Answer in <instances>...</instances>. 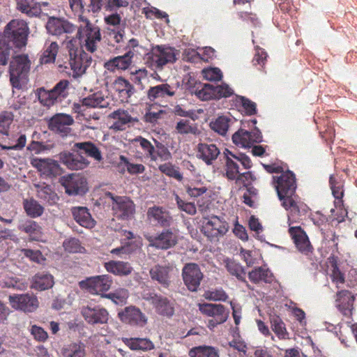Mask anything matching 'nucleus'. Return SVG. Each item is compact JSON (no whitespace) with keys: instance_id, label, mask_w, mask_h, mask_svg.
Returning a JSON list of instances; mask_svg holds the SVG:
<instances>
[{"instance_id":"f257e3e1","label":"nucleus","mask_w":357,"mask_h":357,"mask_svg":"<svg viewBox=\"0 0 357 357\" xmlns=\"http://www.w3.org/2000/svg\"><path fill=\"white\" fill-rule=\"evenodd\" d=\"M275 187L282 206L289 211V217L296 219L305 215L308 206L298 200L296 194L297 188L296 176L293 172L287 170L280 176H273Z\"/></svg>"},{"instance_id":"f03ea898","label":"nucleus","mask_w":357,"mask_h":357,"mask_svg":"<svg viewBox=\"0 0 357 357\" xmlns=\"http://www.w3.org/2000/svg\"><path fill=\"white\" fill-rule=\"evenodd\" d=\"M29 31L26 22L22 20L15 19L6 24L3 33L0 32V65L8 63L13 47L26 46Z\"/></svg>"},{"instance_id":"7ed1b4c3","label":"nucleus","mask_w":357,"mask_h":357,"mask_svg":"<svg viewBox=\"0 0 357 357\" xmlns=\"http://www.w3.org/2000/svg\"><path fill=\"white\" fill-rule=\"evenodd\" d=\"M78 20L84 24L77 28V38L82 44V47L93 53L98 50L102 39L100 29L84 15H80Z\"/></svg>"},{"instance_id":"20e7f679","label":"nucleus","mask_w":357,"mask_h":357,"mask_svg":"<svg viewBox=\"0 0 357 357\" xmlns=\"http://www.w3.org/2000/svg\"><path fill=\"white\" fill-rule=\"evenodd\" d=\"M66 47L68 50L69 64L73 72V77H81L91 66L92 58L82 47L75 45L73 40H70Z\"/></svg>"},{"instance_id":"39448f33","label":"nucleus","mask_w":357,"mask_h":357,"mask_svg":"<svg viewBox=\"0 0 357 357\" xmlns=\"http://www.w3.org/2000/svg\"><path fill=\"white\" fill-rule=\"evenodd\" d=\"M30 61L27 55L16 56L10 63L9 77L13 88L21 89L26 82L30 70Z\"/></svg>"},{"instance_id":"423d86ee","label":"nucleus","mask_w":357,"mask_h":357,"mask_svg":"<svg viewBox=\"0 0 357 357\" xmlns=\"http://www.w3.org/2000/svg\"><path fill=\"white\" fill-rule=\"evenodd\" d=\"M113 284V278L108 274L100 275L86 278L79 282L81 289L91 295H99L104 298V295L109 291Z\"/></svg>"},{"instance_id":"0eeeda50","label":"nucleus","mask_w":357,"mask_h":357,"mask_svg":"<svg viewBox=\"0 0 357 357\" xmlns=\"http://www.w3.org/2000/svg\"><path fill=\"white\" fill-rule=\"evenodd\" d=\"M176 60V50L163 45L153 47L148 58L151 66L158 70H162L164 66L172 64Z\"/></svg>"},{"instance_id":"6e6552de","label":"nucleus","mask_w":357,"mask_h":357,"mask_svg":"<svg viewBox=\"0 0 357 357\" xmlns=\"http://www.w3.org/2000/svg\"><path fill=\"white\" fill-rule=\"evenodd\" d=\"M69 82L66 79L59 81L51 90L40 88L38 96L40 102L45 107H50L61 102L68 95Z\"/></svg>"},{"instance_id":"1a4fd4ad","label":"nucleus","mask_w":357,"mask_h":357,"mask_svg":"<svg viewBox=\"0 0 357 357\" xmlns=\"http://www.w3.org/2000/svg\"><path fill=\"white\" fill-rule=\"evenodd\" d=\"M229 228L228 222L223 218L212 215L203 218L201 231L208 239L213 241L225 236Z\"/></svg>"},{"instance_id":"9d476101","label":"nucleus","mask_w":357,"mask_h":357,"mask_svg":"<svg viewBox=\"0 0 357 357\" xmlns=\"http://www.w3.org/2000/svg\"><path fill=\"white\" fill-rule=\"evenodd\" d=\"M150 247L160 250H168L178 243V234L176 230L164 229L157 235H145Z\"/></svg>"},{"instance_id":"9b49d317","label":"nucleus","mask_w":357,"mask_h":357,"mask_svg":"<svg viewBox=\"0 0 357 357\" xmlns=\"http://www.w3.org/2000/svg\"><path fill=\"white\" fill-rule=\"evenodd\" d=\"M106 195L112 200V209L117 218L127 220L133 218L135 205L131 199L127 197L114 196L112 192Z\"/></svg>"},{"instance_id":"f8f14e48","label":"nucleus","mask_w":357,"mask_h":357,"mask_svg":"<svg viewBox=\"0 0 357 357\" xmlns=\"http://www.w3.org/2000/svg\"><path fill=\"white\" fill-rule=\"evenodd\" d=\"M199 309L203 314L212 317L208 324L211 329L223 324L228 318L229 311L222 304L203 303L199 305Z\"/></svg>"},{"instance_id":"ddd939ff","label":"nucleus","mask_w":357,"mask_h":357,"mask_svg":"<svg viewBox=\"0 0 357 357\" xmlns=\"http://www.w3.org/2000/svg\"><path fill=\"white\" fill-rule=\"evenodd\" d=\"M61 183L69 195H83L88 191L86 179L79 174H70L63 176Z\"/></svg>"},{"instance_id":"4468645a","label":"nucleus","mask_w":357,"mask_h":357,"mask_svg":"<svg viewBox=\"0 0 357 357\" xmlns=\"http://www.w3.org/2000/svg\"><path fill=\"white\" fill-rule=\"evenodd\" d=\"M182 277L188 289L190 291H197L204 275L197 264L189 263L183 266Z\"/></svg>"},{"instance_id":"2eb2a0df","label":"nucleus","mask_w":357,"mask_h":357,"mask_svg":"<svg viewBox=\"0 0 357 357\" xmlns=\"http://www.w3.org/2000/svg\"><path fill=\"white\" fill-rule=\"evenodd\" d=\"M146 218L153 225L162 228L169 227L174 222L170 212L159 206L149 207L146 212Z\"/></svg>"},{"instance_id":"dca6fc26","label":"nucleus","mask_w":357,"mask_h":357,"mask_svg":"<svg viewBox=\"0 0 357 357\" xmlns=\"http://www.w3.org/2000/svg\"><path fill=\"white\" fill-rule=\"evenodd\" d=\"M73 123L74 119L70 115L56 114L49 120L48 128L61 137H66L70 132L71 129L69 126Z\"/></svg>"},{"instance_id":"f3484780","label":"nucleus","mask_w":357,"mask_h":357,"mask_svg":"<svg viewBox=\"0 0 357 357\" xmlns=\"http://www.w3.org/2000/svg\"><path fill=\"white\" fill-rule=\"evenodd\" d=\"M118 317L123 323L130 326L143 327L147 322L145 314L138 307L132 305L126 307L119 312Z\"/></svg>"},{"instance_id":"a211bd4d","label":"nucleus","mask_w":357,"mask_h":357,"mask_svg":"<svg viewBox=\"0 0 357 357\" xmlns=\"http://www.w3.org/2000/svg\"><path fill=\"white\" fill-rule=\"evenodd\" d=\"M8 301L13 308L24 312H31L38 307L36 296L29 294L10 295Z\"/></svg>"},{"instance_id":"6ab92c4d","label":"nucleus","mask_w":357,"mask_h":357,"mask_svg":"<svg viewBox=\"0 0 357 357\" xmlns=\"http://www.w3.org/2000/svg\"><path fill=\"white\" fill-rule=\"evenodd\" d=\"M288 231L296 249L300 252L306 255L312 252L313 246L301 227H290Z\"/></svg>"},{"instance_id":"aec40b11","label":"nucleus","mask_w":357,"mask_h":357,"mask_svg":"<svg viewBox=\"0 0 357 357\" xmlns=\"http://www.w3.org/2000/svg\"><path fill=\"white\" fill-rule=\"evenodd\" d=\"M232 141L237 146L251 147L253 144L262 142V135L256 127L251 131L240 129L232 135Z\"/></svg>"},{"instance_id":"412c9836","label":"nucleus","mask_w":357,"mask_h":357,"mask_svg":"<svg viewBox=\"0 0 357 357\" xmlns=\"http://www.w3.org/2000/svg\"><path fill=\"white\" fill-rule=\"evenodd\" d=\"M30 163L38 172L46 176L55 177L61 173L59 164L53 159L32 158L30 160Z\"/></svg>"},{"instance_id":"4be33fe9","label":"nucleus","mask_w":357,"mask_h":357,"mask_svg":"<svg viewBox=\"0 0 357 357\" xmlns=\"http://www.w3.org/2000/svg\"><path fill=\"white\" fill-rule=\"evenodd\" d=\"M355 296L345 289L337 291L335 296V305L345 317H350L354 310Z\"/></svg>"},{"instance_id":"5701e85b","label":"nucleus","mask_w":357,"mask_h":357,"mask_svg":"<svg viewBox=\"0 0 357 357\" xmlns=\"http://www.w3.org/2000/svg\"><path fill=\"white\" fill-rule=\"evenodd\" d=\"M81 314L84 320L89 324H104L107 323L109 313L107 310L100 306H84L82 307Z\"/></svg>"},{"instance_id":"b1692460","label":"nucleus","mask_w":357,"mask_h":357,"mask_svg":"<svg viewBox=\"0 0 357 357\" xmlns=\"http://www.w3.org/2000/svg\"><path fill=\"white\" fill-rule=\"evenodd\" d=\"M45 27L50 34L57 36L63 33H72L77 29V26L69 21L55 17L48 19Z\"/></svg>"},{"instance_id":"393cba45","label":"nucleus","mask_w":357,"mask_h":357,"mask_svg":"<svg viewBox=\"0 0 357 357\" xmlns=\"http://www.w3.org/2000/svg\"><path fill=\"white\" fill-rule=\"evenodd\" d=\"M175 93L176 89L174 86L168 84H161L150 87L147 91V97L151 102L162 105L161 103L165 98L172 97Z\"/></svg>"},{"instance_id":"a878e982","label":"nucleus","mask_w":357,"mask_h":357,"mask_svg":"<svg viewBox=\"0 0 357 357\" xmlns=\"http://www.w3.org/2000/svg\"><path fill=\"white\" fill-rule=\"evenodd\" d=\"M134 53L132 50H128L123 55L114 56L104 63V68L112 73L116 70H126L132 63Z\"/></svg>"},{"instance_id":"bb28decb","label":"nucleus","mask_w":357,"mask_h":357,"mask_svg":"<svg viewBox=\"0 0 357 357\" xmlns=\"http://www.w3.org/2000/svg\"><path fill=\"white\" fill-rule=\"evenodd\" d=\"M172 270L173 267L169 264H156L151 268L149 274L152 280L156 281L163 287L167 288L171 283L170 273Z\"/></svg>"},{"instance_id":"cd10ccee","label":"nucleus","mask_w":357,"mask_h":357,"mask_svg":"<svg viewBox=\"0 0 357 357\" xmlns=\"http://www.w3.org/2000/svg\"><path fill=\"white\" fill-rule=\"evenodd\" d=\"M59 159L68 169L75 170L83 169L89 164V160L78 150L76 153L62 152L59 154Z\"/></svg>"},{"instance_id":"c85d7f7f","label":"nucleus","mask_w":357,"mask_h":357,"mask_svg":"<svg viewBox=\"0 0 357 357\" xmlns=\"http://www.w3.org/2000/svg\"><path fill=\"white\" fill-rule=\"evenodd\" d=\"M113 89L122 102H128L130 97L135 92L133 85L121 76L116 77L114 81Z\"/></svg>"},{"instance_id":"c756f323","label":"nucleus","mask_w":357,"mask_h":357,"mask_svg":"<svg viewBox=\"0 0 357 357\" xmlns=\"http://www.w3.org/2000/svg\"><path fill=\"white\" fill-rule=\"evenodd\" d=\"M109 116L116 120L112 128L116 130H124L127 125H134L139 121L138 118L133 116L129 111L121 109L114 111Z\"/></svg>"},{"instance_id":"7c9ffc66","label":"nucleus","mask_w":357,"mask_h":357,"mask_svg":"<svg viewBox=\"0 0 357 357\" xmlns=\"http://www.w3.org/2000/svg\"><path fill=\"white\" fill-rule=\"evenodd\" d=\"M220 154L219 148L214 144L199 143L197 146V158L208 165H212Z\"/></svg>"},{"instance_id":"2f4dec72","label":"nucleus","mask_w":357,"mask_h":357,"mask_svg":"<svg viewBox=\"0 0 357 357\" xmlns=\"http://www.w3.org/2000/svg\"><path fill=\"white\" fill-rule=\"evenodd\" d=\"M104 20L107 25L114 26L109 34L114 35L115 42L119 43L123 41L125 36L126 23L121 22V16L118 13H114L105 17Z\"/></svg>"},{"instance_id":"473e14b6","label":"nucleus","mask_w":357,"mask_h":357,"mask_svg":"<svg viewBox=\"0 0 357 357\" xmlns=\"http://www.w3.org/2000/svg\"><path fill=\"white\" fill-rule=\"evenodd\" d=\"M82 105L79 106L80 111L83 112L85 109L82 107L86 108H106L109 106V102L107 98H105L102 93L100 91L90 94L88 96L82 98L81 100Z\"/></svg>"},{"instance_id":"72a5a7b5","label":"nucleus","mask_w":357,"mask_h":357,"mask_svg":"<svg viewBox=\"0 0 357 357\" xmlns=\"http://www.w3.org/2000/svg\"><path fill=\"white\" fill-rule=\"evenodd\" d=\"M151 303L160 315L171 317L174 313V305L167 297L155 294L151 297Z\"/></svg>"},{"instance_id":"f704fd0d","label":"nucleus","mask_w":357,"mask_h":357,"mask_svg":"<svg viewBox=\"0 0 357 357\" xmlns=\"http://www.w3.org/2000/svg\"><path fill=\"white\" fill-rule=\"evenodd\" d=\"M74 220L82 227L93 228L96 221L92 218L89 209L84 206H75L71 208Z\"/></svg>"},{"instance_id":"c9c22d12","label":"nucleus","mask_w":357,"mask_h":357,"mask_svg":"<svg viewBox=\"0 0 357 357\" xmlns=\"http://www.w3.org/2000/svg\"><path fill=\"white\" fill-rule=\"evenodd\" d=\"M104 268L107 272L118 276H127L133 271L130 264L123 261H109L104 263Z\"/></svg>"},{"instance_id":"e433bc0d","label":"nucleus","mask_w":357,"mask_h":357,"mask_svg":"<svg viewBox=\"0 0 357 357\" xmlns=\"http://www.w3.org/2000/svg\"><path fill=\"white\" fill-rule=\"evenodd\" d=\"M63 357H86V346L81 341L64 344L61 350Z\"/></svg>"},{"instance_id":"4c0bfd02","label":"nucleus","mask_w":357,"mask_h":357,"mask_svg":"<svg viewBox=\"0 0 357 357\" xmlns=\"http://www.w3.org/2000/svg\"><path fill=\"white\" fill-rule=\"evenodd\" d=\"M248 278L255 284L259 283L260 282L271 283L273 280V275L271 271L262 266L255 268L249 272Z\"/></svg>"},{"instance_id":"58836bf2","label":"nucleus","mask_w":357,"mask_h":357,"mask_svg":"<svg viewBox=\"0 0 357 357\" xmlns=\"http://www.w3.org/2000/svg\"><path fill=\"white\" fill-rule=\"evenodd\" d=\"M74 148L77 149L81 155L84 153L87 156L93 158L97 161H100L102 159L101 151L91 142L75 143L74 144Z\"/></svg>"},{"instance_id":"ea45409f","label":"nucleus","mask_w":357,"mask_h":357,"mask_svg":"<svg viewBox=\"0 0 357 357\" xmlns=\"http://www.w3.org/2000/svg\"><path fill=\"white\" fill-rule=\"evenodd\" d=\"M19 229L25 232L32 241H39L43 236V229L36 221L28 220L19 226Z\"/></svg>"},{"instance_id":"a19ab883","label":"nucleus","mask_w":357,"mask_h":357,"mask_svg":"<svg viewBox=\"0 0 357 357\" xmlns=\"http://www.w3.org/2000/svg\"><path fill=\"white\" fill-rule=\"evenodd\" d=\"M124 344L131 350L148 351L154 348L153 343L147 338L131 337L124 338Z\"/></svg>"},{"instance_id":"79ce46f5","label":"nucleus","mask_w":357,"mask_h":357,"mask_svg":"<svg viewBox=\"0 0 357 357\" xmlns=\"http://www.w3.org/2000/svg\"><path fill=\"white\" fill-rule=\"evenodd\" d=\"M270 324L272 331L279 340H285L289 339V333L282 319L278 316L270 317Z\"/></svg>"},{"instance_id":"37998d69","label":"nucleus","mask_w":357,"mask_h":357,"mask_svg":"<svg viewBox=\"0 0 357 357\" xmlns=\"http://www.w3.org/2000/svg\"><path fill=\"white\" fill-rule=\"evenodd\" d=\"M225 267L227 271L232 275L235 276L239 281L243 282L246 286L252 289L250 284L245 280V271L244 268L238 262L231 259H226Z\"/></svg>"},{"instance_id":"c03bdc74","label":"nucleus","mask_w":357,"mask_h":357,"mask_svg":"<svg viewBox=\"0 0 357 357\" xmlns=\"http://www.w3.org/2000/svg\"><path fill=\"white\" fill-rule=\"evenodd\" d=\"M22 204L25 213L31 218H38L44 212V207L33 198L24 199Z\"/></svg>"},{"instance_id":"a18cd8bd","label":"nucleus","mask_w":357,"mask_h":357,"mask_svg":"<svg viewBox=\"0 0 357 357\" xmlns=\"http://www.w3.org/2000/svg\"><path fill=\"white\" fill-rule=\"evenodd\" d=\"M225 155V177L229 181H235L238 176L239 166L236 161L234 160L233 158L225 150L224 152Z\"/></svg>"},{"instance_id":"49530a36","label":"nucleus","mask_w":357,"mask_h":357,"mask_svg":"<svg viewBox=\"0 0 357 357\" xmlns=\"http://www.w3.org/2000/svg\"><path fill=\"white\" fill-rule=\"evenodd\" d=\"M33 280V288L40 291L51 288L54 284L52 275L45 273L36 274Z\"/></svg>"},{"instance_id":"de8ad7c7","label":"nucleus","mask_w":357,"mask_h":357,"mask_svg":"<svg viewBox=\"0 0 357 357\" xmlns=\"http://www.w3.org/2000/svg\"><path fill=\"white\" fill-rule=\"evenodd\" d=\"M59 51V45L56 42H51L45 44L44 50L40 57L41 64L52 63L55 61Z\"/></svg>"},{"instance_id":"09e8293b","label":"nucleus","mask_w":357,"mask_h":357,"mask_svg":"<svg viewBox=\"0 0 357 357\" xmlns=\"http://www.w3.org/2000/svg\"><path fill=\"white\" fill-rule=\"evenodd\" d=\"M14 115L11 112L3 111L0 113V137L9 135Z\"/></svg>"},{"instance_id":"8fccbe9b","label":"nucleus","mask_w":357,"mask_h":357,"mask_svg":"<svg viewBox=\"0 0 357 357\" xmlns=\"http://www.w3.org/2000/svg\"><path fill=\"white\" fill-rule=\"evenodd\" d=\"M230 119L221 116L218 117L214 121L210 123V126L213 130L221 135H225L229 127Z\"/></svg>"},{"instance_id":"3c124183","label":"nucleus","mask_w":357,"mask_h":357,"mask_svg":"<svg viewBox=\"0 0 357 357\" xmlns=\"http://www.w3.org/2000/svg\"><path fill=\"white\" fill-rule=\"evenodd\" d=\"M158 169L166 176L174 178L178 181H181L183 178V174L180 172L179 168L175 167L171 162H165L159 165Z\"/></svg>"},{"instance_id":"603ef678","label":"nucleus","mask_w":357,"mask_h":357,"mask_svg":"<svg viewBox=\"0 0 357 357\" xmlns=\"http://www.w3.org/2000/svg\"><path fill=\"white\" fill-rule=\"evenodd\" d=\"M176 130L178 133L181 135H198L199 133L197 125L195 123H191L188 120L185 119H181L177 123Z\"/></svg>"},{"instance_id":"864d4df0","label":"nucleus","mask_w":357,"mask_h":357,"mask_svg":"<svg viewBox=\"0 0 357 357\" xmlns=\"http://www.w3.org/2000/svg\"><path fill=\"white\" fill-rule=\"evenodd\" d=\"M128 296V291L123 288L116 289L113 292L104 295V298L112 300L114 303L117 305L125 304Z\"/></svg>"},{"instance_id":"5fc2aeb1","label":"nucleus","mask_w":357,"mask_h":357,"mask_svg":"<svg viewBox=\"0 0 357 357\" xmlns=\"http://www.w3.org/2000/svg\"><path fill=\"white\" fill-rule=\"evenodd\" d=\"M192 357H219L218 351L209 346H200L190 351Z\"/></svg>"},{"instance_id":"6e6d98bb","label":"nucleus","mask_w":357,"mask_h":357,"mask_svg":"<svg viewBox=\"0 0 357 357\" xmlns=\"http://www.w3.org/2000/svg\"><path fill=\"white\" fill-rule=\"evenodd\" d=\"M153 156L155 159H151L152 161L166 162L172 159V153L169 149L161 143H157L155 148Z\"/></svg>"},{"instance_id":"4d7b16f0","label":"nucleus","mask_w":357,"mask_h":357,"mask_svg":"<svg viewBox=\"0 0 357 357\" xmlns=\"http://www.w3.org/2000/svg\"><path fill=\"white\" fill-rule=\"evenodd\" d=\"M37 195L40 199L50 204H54L58 199L56 194L52 190L50 185L41 187L38 190Z\"/></svg>"},{"instance_id":"13d9d810","label":"nucleus","mask_w":357,"mask_h":357,"mask_svg":"<svg viewBox=\"0 0 357 357\" xmlns=\"http://www.w3.org/2000/svg\"><path fill=\"white\" fill-rule=\"evenodd\" d=\"M195 95L202 100L215 99L214 85L211 84H204L201 89L196 90Z\"/></svg>"},{"instance_id":"bf43d9fd","label":"nucleus","mask_w":357,"mask_h":357,"mask_svg":"<svg viewBox=\"0 0 357 357\" xmlns=\"http://www.w3.org/2000/svg\"><path fill=\"white\" fill-rule=\"evenodd\" d=\"M330 278L337 289L341 288L342 285L345 283L344 273L340 271L336 263L333 264L331 266Z\"/></svg>"},{"instance_id":"052dcab7","label":"nucleus","mask_w":357,"mask_h":357,"mask_svg":"<svg viewBox=\"0 0 357 357\" xmlns=\"http://www.w3.org/2000/svg\"><path fill=\"white\" fill-rule=\"evenodd\" d=\"M120 163L123 164L127 171L130 174H138L143 173L146 168L142 164H134L129 161V160L125 155H120L119 157Z\"/></svg>"},{"instance_id":"680f3d73","label":"nucleus","mask_w":357,"mask_h":357,"mask_svg":"<svg viewBox=\"0 0 357 357\" xmlns=\"http://www.w3.org/2000/svg\"><path fill=\"white\" fill-rule=\"evenodd\" d=\"M17 9L29 17L36 15L37 10L33 6V0H15Z\"/></svg>"},{"instance_id":"e2e57ef3","label":"nucleus","mask_w":357,"mask_h":357,"mask_svg":"<svg viewBox=\"0 0 357 357\" xmlns=\"http://www.w3.org/2000/svg\"><path fill=\"white\" fill-rule=\"evenodd\" d=\"M203 77L211 82L220 81L222 78V73L218 68H210L202 70Z\"/></svg>"},{"instance_id":"0e129e2a","label":"nucleus","mask_w":357,"mask_h":357,"mask_svg":"<svg viewBox=\"0 0 357 357\" xmlns=\"http://www.w3.org/2000/svg\"><path fill=\"white\" fill-rule=\"evenodd\" d=\"M135 142H139V146L145 153L146 157L151 159H155L153 156L155 147L148 139L142 137H139L135 139Z\"/></svg>"},{"instance_id":"69168bd1","label":"nucleus","mask_w":357,"mask_h":357,"mask_svg":"<svg viewBox=\"0 0 357 357\" xmlns=\"http://www.w3.org/2000/svg\"><path fill=\"white\" fill-rule=\"evenodd\" d=\"M175 199H176L178 208L180 210L185 211L186 213H188L189 215H192L196 214L197 209H196V206L194 203L186 202L184 200H183L182 199H181L179 197V196L177 195H176Z\"/></svg>"},{"instance_id":"338daca9","label":"nucleus","mask_w":357,"mask_h":357,"mask_svg":"<svg viewBox=\"0 0 357 357\" xmlns=\"http://www.w3.org/2000/svg\"><path fill=\"white\" fill-rule=\"evenodd\" d=\"M215 99L222 98H228L234 94V91L227 84H222L220 85L214 86Z\"/></svg>"},{"instance_id":"774afa93","label":"nucleus","mask_w":357,"mask_h":357,"mask_svg":"<svg viewBox=\"0 0 357 357\" xmlns=\"http://www.w3.org/2000/svg\"><path fill=\"white\" fill-rule=\"evenodd\" d=\"M30 333L38 342H45L48 338L47 333L42 327L37 325L31 326Z\"/></svg>"}]
</instances>
